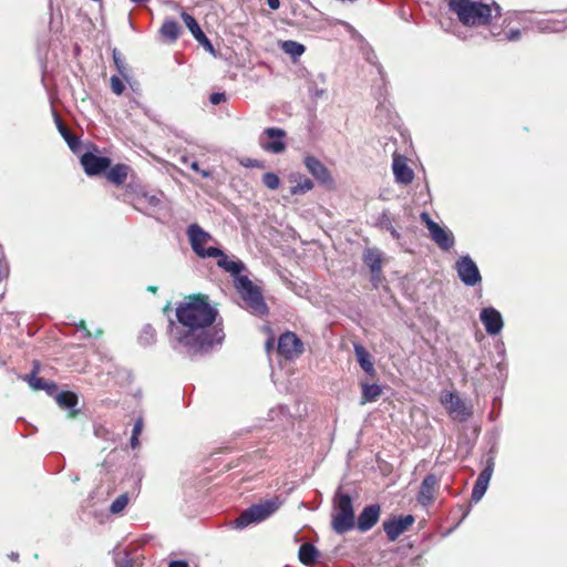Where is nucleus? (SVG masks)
Wrapping results in <instances>:
<instances>
[{"label":"nucleus","mask_w":567,"mask_h":567,"mask_svg":"<svg viewBox=\"0 0 567 567\" xmlns=\"http://www.w3.org/2000/svg\"><path fill=\"white\" fill-rule=\"evenodd\" d=\"M181 162H182V164H184V165H189V163H190V162H189V158H188L187 156H182V157H181Z\"/></svg>","instance_id":"nucleus-54"},{"label":"nucleus","mask_w":567,"mask_h":567,"mask_svg":"<svg viewBox=\"0 0 567 567\" xmlns=\"http://www.w3.org/2000/svg\"><path fill=\"white\" fill-rule=\"evenodd\" d=\"M142 430H143V420L142 419H137L135 421V423H134L132 434L140 435Z\"/></svg>","instance_id":"nucleus-46"},{"label":"nucleus","mask_w":567,"mask_h":567,"mask_svg":"<svg viewBox=\"0 0 567 567\" xmlns=\"http://www.w3.org/2000/svg\"><path fill=\"white\" fill-rule=\"evenodd\" d=\"M111 89L116 95H121L124 92L125 85L120 76L113 75L111 78Z\"/></svg>","instance_id":"nucleus-37"},{"label":"nucleus","mask_w":567,"mask_h":567,"mask_svg":"<svg viewBox=\"0 0 567 567\" xmlns=\"http://www.w3.org/2000/svg\"><path fill=\"white\" fill-rule=\"evenodd\" d=\"M271 347V341L268 340L267 343H266V348L269 349Z\"/></svg>","instance_id":"nucleus-59"},{"label":"nucleus","mask_w":567,"mask_h":567,"mask_svg":"<svg viewBox=\"0 0 567 567\" xmlns=\"http://www.w3.org/2000/svg\"><path fill=\"white\" fill-rule=\"evenodd\" d=\"M377 69H378V73L381 76V80L385 81V73H384V70H383L382 65L381 64H377Z\"/></svg>","instance_id":"nucleus-53"},{"label":"nucleus","mask_w":567,"mask_h":567,"mask_svg":"<svg viewBox=\"0 0 567 567\" xmlns=\"http://www.w3.org/2000/svg\"><path fill=\"white\" fill-rule=\"evenodd\" d=\"M421 219L425 223L432 240L442 250L447 251L454 246V236L450 229L442 227L437 223L433 221L430 215L425 212L421 214Z\"/></svg>","instance_id":"nucleus-7"},{"label":"nucleus","mask_w":567,"mask_h":567,"mask_svg":"<svg viewBox=\"0 0 567 567\" xmlns=\"http://www.w3.org/2000/svg\"><path fill=\"white\" fill-rule=\"evenodd\" d=\"M331 526L337 534H344L355 526L353 502L349 494L338 489L332 499Z\"/></svg>","instance_id":"nucleus-3"},{"label":"nucleus","mask_w":567,"mask_h":567,"mask_svg":"<svg viewBox=\"0 0 567 567\" xmlns=\"http://www.w3.org/2000/svg\"><path fill=\"white\" fill-rule=\"evenodd\" d=\"M381 507L378 504L365 506L359 514L357 527L360 532L370 530L379 520Z\"/></svg>","instance_id":"nucleus-16"},{"label":"nucleus","mask_w":567,"mask_h":567,"mask_svg":"<svg viewBox=\"0 0 567 567\" xmlns=\"http://www.w3.org/2000/svg\"><path fill=\"white\" fill-rule=\"evenodd\" d=\"M392 168L398 183L408 185L413 181L414 173L408 166L404 157L395 156L393 158Z\"/></svg>","instance_id":"nucleus-20"},{"label":"nucleus","mask_w":567,"mask_h":567,"mask_svg":"<svg viewBox=\"0 0 567 567\" xmlns=\"http://www.w3.org/2000/svg\"><path fill=\"white\" fill-rule=\"evenodd\" d=\"M226 100V95L225 93H219V92H216V93H213L210 96H209V101L212 104L214 105H217L219 103H221L223 101Z\"/></svg>","instance_id":"nucleus-41"},{"label":"nucleus","mask_w":567,"mask_h":567,"mask_svg":"<svg viewBox=\"0 0 567 567\" xmlns=\"http://www.w3.org/2000/svg\"><path fill=\"white\" fill-rule=\"evenodd\" d=\"M353 349H354L357 360H358L360 367L362 368V370L365 373H368L369 375H373L375 373V369H374V364L371 360L370 353L360 343H354Z\"/></svg>","instance_id":"nucleus-24"},{"label":"nucleus","mask_w":567,"mask_h":567,"mask_svg":"<svg viewBox=\"0 0 567 567\" xmlns=\"http://www.w3.org/2000/svg\"><path fill=\"white\" fill-rule=\"evenodd\" d=\"M218 310L205 295H193L176 307L177 322L169 321L172 347L188 355L203 354L223 342L225 333L216 322Z\"/></svg>","instance_id":"nucleus-1"},{"label":"nucleus","mask_w":567,"mask_h":567,"mask_svg":"<svg viewBox=\"0 0 567 567\" xmlns=\"http://www.w3.org/2000/svg\"><path fill=\"white\" fill-rule=\"evenodd\" d=\"M113 60H114V64L116 65V69L118 70L120 74L126 79L127 75L125 72L126 68H125L124 61L122 60L120 53L116 52V50L113 51Z\"/></svg>","instance_id":"nucleus-39"},{"label":"nucleus","mask_w":567,"mask_h":567,"mask_svg":"<svg viewBox=\"0 0 567 567\" xmlns=\"http://www.w3.org/2000/svg\"><path fill=\"white\" fill-rule=\"evenodd\" d=\"M289 181L295 183V185L290 188L291 195L305 194L313 188L312 181L300 173L290 174Z\"/></svg>","instance_id":"nucleus-23"},{"label":"nucleus","mask_w":567,"mask_h":567,"mask_svg":"<svg viewBox=\"0 0 567 567\" xmlns=\"http://www.w3.org/2000/svg\"><path fill=\"white\" fill-rule=\"evenodd\" d=\"M480 319L489 336L498 334L504 327L501 312L493 307L483 308L480 313Z\"/></svg>","instance_id":"nucleus-15"},{"label":"nucleus","mask_w":567,"mask_h":567,"mask_svg":"<svg viewBox=\"0 0 567 567\" xmlns=\"http://www.w3.org/2000/svg\"><path fill=\"white\" fill-rule=\"evenodd\" d=\"M81 164L84 172L93 176L106 171L111 165V159L109 157L97 156L92 152H86L81 156Z\"/></svg>","instance_id":"nucleus-14"},{"label":"nucleus","mask_w":567,"mask_h":567,"mask_svg":"<svg viewBox=\"0 0 567 567\" xmlns=\"http://www.w3.org/2000/svg\"><path fill=\"white\" fill-rule=\"evenodd\" d=\"M168 567H188V563L186 560H172Z\"/></svg>","instance_id":"nucleus-48"},{"label":"nucleus","mask_w":567,"mask_h":567,"mask_svg":"<svg viewBox=\"0 0 567 567\" xmlns=\"http://www.w3.org/2000/svg\"><path fill=\"white\" fill-rule=\"evenodd\" d=\"M181 32V28L178 23L174 20H165L161 28V33L164 38L168 39L171 42H174L178 39Z\"/></svg>","instance_id":"nucleus-30"},{"label":"nucleus","mask_w":567,"mask_h":567,"mask_svg":"<svg viewBox=\"0 0 567 567\" xmlns=\"http://www.w3.org/2000/svg\"><path fill=\"white\" fill-rule=\"evenodd\" d=\"M413 515H405L399 517H391L383 522V530L386 534L389 540L394 542L402 535L410 526L414 523Z\"/></svg>","instance_id":"nucleus-12"},{"label":"nucleus","mask_w":567,"mask_h":567,"mask_svg":"<svg viewBox=\"0 0 567 567\" xmlns=\"http://www.w3.org/2000/svg\"><path fill=\"white\" fill-rule=\"evenodd\" d=\"M235 286L251 312L257 315L267 313L268 308L264 301L261 291L251 282L248 277H238L235 281Z\"/></svg>","instance_id":"nucleus-6"},{"label":"nucleus","mask_w":567,"mask_h":567,"mask_svg":"<svg viewBox=\"0 0 567 567\" xmlns=\"http://www.w3.org/2000/svg\"><path fill=\"white\" fill-rule=\"evenodd\" d=\"M326 91L323 89H310V94L313 99H320L324 95Z\"/></svg>","instance_id":"nucleus-47"},{"label":"nucleus","mask_w":567,"mask_h":567,"mask_svg":"<svg viewBox=\"0 0 567 567\" xmlns=\"http://www.w3.org/2000/svg\"><path fill=\"white\" fill-rule=\"evenodd\" d=\"M117 567H133V565L131 564V561L126 560L124 564L118 565Z\"/></svg>","instance_id":"nucleus-55"},{"label":"nucleus","mask_w":567,"mask_h":567,"mask_svg":"<svg viewBox=\"0 0 567 567\" xmlns=\"http://www.w3.org/2000/svg\"><path fill=\"white\" fill-rule=\"evenodd\" d=\"M19 557L18 553H11L10 558L17 560Z\"/></svg>","instance_id":"nucleus-57"},{"label":"nucleus","mask_w":567,"mask_h":567,"mask_svg":"<svg viewBox=\"0 0 567 567\" xmlns=\"http://www.w3.org/2000/svg\"><path fill=\"white\" fill-rule=\"evenodd\" d=\"M241 164L246 167H256V168H261L264 166L262 162H260L259 159H252V158H247L246 161H243Z\"/></svg>","instance_id":"nucleus-42"},{"label":"nucleus","mask_w":567,"mask_h":567,"mask_svg":"<svg viewBox=\"0 0 567 567\" xmlns=\"http://www.w3.org/2000/svg\"><path fill=\"white\" fill-rule=\"evenodd\" d=\"M318 555L317 548L310 543L302 544L298 553L300 561L306 566L313 565L317 561Z\"/></svg>","instance_id":"nucleus-28"},{"label":"nucleus","mask_w":567,"mask_h":567,"mask_svg":"<svg viewBox=\"0 0 567 567\" xmlns=\"http://www.w3.org/2000/svg\"><path fill=\"white\" fill-rule=\"evenodd\" d=\"M277 350L285 359L292 360L303 352V343L296 333L287 331L279 337Z\"/></svg>","instance_id":"nucleus-11"},{"label":"nucleus","mask_w":567,"mask_h":567,"mask_svg":"<svg viewBox=\"0 0 567 567\" xmlns=\"http://www.w3.org/2000/svg\"><path fill=\"white\" fill-rule=\"evenodd\" d=\"M155 341V329L151 324H145L140 334V342L151 344Z\"/></svg>","instance_id":"nucleus-34"},{"label":"nucleus","mask_w":567,"mask_h":567,"mask_svg":"<svg viewBox=\"0 0 567 567\" xmlns=\"http://www.w3.org/2000/svg\"><path fill=\"white\" fill-rule=\"evenodd\" d=\"M382 393V389L380 385L373 383H363L362 384V396L360 404H367L369 402H374Z\"/></svg>","instance_id":"nucleus-29"},{"label":"nucleus","mask_w":567,"mask_h":567,"mask_svg":"<svg viewBox=\"0 0 567 567\" xmlns=\"http://www.w3.org/2000/svg\"><path fill=\"white\" fill-rule=\"evenodd\" d=\"M79 327L82 329V331L84 332L85 337H90V336H91V333H90V331L86 329V327H85V322H84L83 320H81V321H80Z\"/></svg>","instance_id":"nucleus-52"},{"label":"nucleus","mask_w":567,"mask_h":567,"mask_svg":"<svg viewBox=\"0 0 567 567\" xmlns=\"http://www.w3.org/2000/svg\"><path fill=\"white\" fill-rule=\"evenodd\" d=\"M147 290L151 291V292H155L157 290V287L155 286H148L147 287Z\"/></svg>","instance_id":"nucleus-56"},{"label":"nucleus","mask_w":567,"mask_h":567,"mask_svg":"<svg viewBox=\"0 0 567 567\" xmlns=\"http://www.w3.org/2000/svg\"><path fill=\"white\" fill-rule=\"evenodd\" d=\"M286 132L278 127L266 128L259 137L260 147L269 153L279 154L286 150Z\"/></svg>","instance_id":"nucleus-9"},{"label":"nucleus","mask_w":567,"mask_h":567,"mask_svg":"<svg viewBox=\"0 0 567 567\" xmlns=\"http://www.w3.org/2000/svg\"><path fill=\"white\" fill-rule=\"evenodd\" d=\"M212 258H217V266L231 276H235L236 279L240 277L239 275L244 269V264L241 261L230 260L221 249L219 255H214Z\"/></svg>","instance_id":"nucleus-21"},{"label":"nucleus","mask_w":567,"mask_h":567,"mask_svg":"<svg viewBox=\"0 0 567 567\" xmlns=\"http://www.w3.org/2000/svg\"><path fill=\"white\" fill-rule=\"evenodd\" d=\"M267 3L269 6V8L272 9V10H277L280 7V1L279 0H267Z\"/></svg>","instance_id":"nucleus-49"},{"label":"nucleus","mask_w":567,"mask_h":567,"mask_svg":"<svg viewBox=\"0 0 567 567\" xmlns=\"http://www.w3.org/2000/svg\"><path fill=\"white\" fill-rule=\"evenodd\" d=\"M53 115H54L55 124H56V127H58L60 134L65 140V142L68 143L71 151L74 153H78L80 145H81L79 137L74 136L70 132V130L63 124L60 116L55 112L53 113Z\"/></svg>","instance_id":"nucleus-25"},{"label":"nucleus","mask_w":567,"mask_h":567,"mask_svg":"<svg viewBox=\"0 0 567 567\" xmlns=\"http://www.w3.org/2000/svg\"><path fill=\"white\" fill-rule=\"evenodd\" d=\"M305 166L308 172L320 183H330L331 175L329 169L315 156H307L303 159Z\"/></svg>","instance_id":"nucleus-18"},{"label":"nucleus","mask_w":567,"mask_h":567,"mask_svg":"<svg viewBox=\"0 0 567 567\" xmlns=\"http://www.w3.org/2000/svg\"><path fill=\"white\" fill-rule=\"evenodd\" d=\"M131 1L134 3L141 4V3L147 2L148 0H131Z\"/></svg>","instance_id":"nucleus-58"},{"label":"nucleus","mask_w":567,"mask_h":567,"mask_svg":"<svg viewBox=\"0 0 567 567\" xmlns=\"http://www.w3.org/2000/svg\"><path fill=\"white\" fill-rule=\"evenodd\" d=\"M181 17L194 38H197L200 33H203L199 24L193 16L188 14L187 12H182Z\"/></svg>","instance_id":"nucleus-32"},{"label":"nucleus","mask_w":567,"mask_h":567,"mask_svg":"<svg viewBox=\"0 0 567 567\" xmlns=\"http://www.w3.org/2000/svg\"><path fill=\"white\" fill-rule=\"evenodd\" d=\"M441 403L445 406L453 420L462 422L466 421L472 415V406L466 405L460 396L452 392L445 393L441 398Z\"/></svg>","instance_id":"nucleus-10"},{"label":"nucleus","mask_w":567,"mask_h":567,"mask_svg":"<svg viewBox=\"0 0 567 567\" xmlns=\"http://www.w3.org/2000/svg\"><path fill=\"white\" fill-rule=\"evenodd\" d=\"M38 365L34 367L30 374L21 377L23 381H25L29 386L34 391L44 390L49 395H54L58 386L52 381H47L42 378L37 377Z\"/></svg>","instance_id":"nucleus-19"},{"label":"nucleus","mask_w":567,"mask_h":567,"mask_svg":"<svg viewBox=\"0 0 567 567\" xmlns=\"http://www.w3.org/2000/svg\"><path fill=\"white\" fill-rule=\"evenodd\" d=\"M380 224L382 227H384L394 239L400 238L399 231L393 227L390 218L386 215H383L380 219Z\"/></svg>","instance_id":"nucleus-36"},{"label":"nucleus","mask_w":567,"mask_h":567,"mask_svg":"<svg viewBox=\"0 0 567 567\" xmlns=\"http://www.w3.org/2000/svg\"><path fill=\"white\" fill-rule=\"evenodd\" d=\"M449 7L466 27L486 25L494 14H501L499 6L495 2L488 3L486 0H449Z\"/></svg>","instance_id":"nucleus-2"},{"label":"nucleus","mask_w":567,"mask_h":567,"mask_svg":"<svg viewBox=\"0 0 567 567\" xmlns=\"http://www.w3.org/2000/svg\"><path fill=\"white\" fill-rule=\"evenodd\" d=\"M494 465H495L494 456H489L486 460L484 470L480 473V475L474 484V487L472 491V501L474 503H478L485 495L488 484H489V481L492 478L493 472H494Z\"/></svg>","instance_id":"nucleus-13"},{"label":"nucleus","mask_w":567,"mask_h":567,"mask_svg":"<svg viewBox=\"0 0 567 567\" xmlns=\"http://www.w3.org/2000/svg\"><path fill=\"white\" fill-rule=\"evenodd\" d=\"M189 167H190L193 171L200 173V175H202L203 177H209V176H210V173H209L208 171H205V169L200 171V169H199V166H198V162H197V161H192V162L189 163Z\"/></svg>","instance_id":"nucleus-44"},{"label":"nucleus","mask_w":567,"mask_h":567,"mask_svg":"<svg viewBox=\"0 0 567 567\" xmlns=\"http://www.w3.org/2000/svg\"><path fill=\"white\" fill-rule=\"evenodd\" d=\"M460 280L467 287H474L482 281V276L475 261L468 256H462L455 262Z\"/></svg>","instance_id":"nucleus-8"},{"label":"nucleus","mask_w":567,"mask_h":567,"mask_svg":"<svg viewBox=\"0 0 567 567\" xmlns=\"http://www.w3.org/2000/svg\"><path fill=\"white\" fill-rule=\"evenodd\" d=\"M138 199H140V202L148 204L152 207H156L161 203L159 197H157L156 195H151V194H146V193L143 194Z\"/></svg>","instance_id":"nucleus-40"},{"label":"nucleus","mask_w":567,"mask_h":567,"mask_svg":"<svg viewBox=\"0 0 567 567\" xmlns=\"http://www.w3.org/2000/svg\"><path fill=\"white\" fill-rule=\"evenodd\" d=\"M186 233L190 247L198 257L212 258L214 255L220 254V249L213 246L216 244V239L199 225H189Z\"/></svg>","instance_id":"nucleus-5"},{"label":"nucleus","mask_w":567,"mask_h":567,"mask_svg":"<svg viewBox=\"0 0 567 567\" xmlns=\"http://www.w3.org/2000/svg\"><path fill=\"white\" fill-rule=\"evenodd\" d=\"M437 484L439 480L434 474H429L423 478L417 494V502L422 506H429L434 502Z\"/></svg>","instance_id":"nucleus-17"},{"label":"nucleus","mask_w":567,"mask_h":567,"mask_svg":"<svg viewBox=\"0 0 567 567\" xmlns=\"http://www.w3.org/2000/svg\"><path fill=\"white\" fill-rule=\"evenodd\" d=\"M280 48L286 54L290 55L293 59L301 56L306 50L303 44L293 40H287L281 42Z\"/></svg>","instance_id":"nucleus-31"},{"label":"nucleus","mask_w":567,"mask_h":567,"mask_svg":"<svg viewBox=\"0 0 567 567\" xmlns=\"http://www.w3.org/2000/svg\"><path fill=\"white\" fill-rule=\"evenodd\" d=\"M540 29L543 31H559V28L549 25V22H546Z\"/></svg>","instance_id":"nucleus-51"},{"label":"nucleus","mask_w":567,"mask_h":567,"mask_svg":"<svg viewBox=\"0 0 567 567\" xmlns=\"http://www.w3.org/2000/svg\"><path fill=\"white\" fill-rule=\"evenodd\" d=\"M196 41L206 50L208 51L209 53L214 54L215 55V49L212 44V42L209 41V39L205 35V33H200L197 38H195Z\"/></svg>","instance_id":"nucleus-38"},{"label":"nucleus","mask_w":567,"mask_h":567,"mask_svg":"<svg viewBox=\"0 0 567 567\" xmlns=\"http://www.w3.org/2000/svg\"><path fill=\"white\" fill-rule=\"evenodd\" d=\"M128 504L127 494H121L117 496L110 506V512L112 514H120Z\"/></svg>","instance_id":"nucleus-33"},{"label":"nucleus","mask_w":567,"mask_h":567,"mask_svg":"<svg viewBox=\"0 0 567 567\" xmlns=\"http://www.w3.org/2000/svg\"><path fill=\"white\" fill-rule=\"evenodd\" d=\"M128 171L130 167L127 165L116 164L115 166L109 169V172L106 173V177L111 183L115 185H122L127 178Z\"/></svg>","instance_id":"nucleus-27"},{"label":"nucleus","mask_w":567,"mask_h":567,"mask_svg":"<svg viewBox=\"0 0 567 567\" xmlns=\"http://www.w3.org/2000/svg\"><path fill=\"white\" fill-rule=\"evenodd\" d=\"M9 275V267L7 262L0 258V281L7 278Z\"/></svg>","instance_id":"nucleus-43"},{"label":"nucleus","mask_w":567,"mask_h":567,"mask_svg":"<svg viewBox=\"0 0 567 567\" xmlns=\"http://www.w3.org/2000/svg\"><path fill=\"white\" fill-rule=\"evenodd\" d=\"M55 401L60 408L69 411L70 417H74L76 415L78 411L75 410V406L78 404V396L75 393L62 391L55 394Z\"/></svg>","instance_id":"nucleus-22"},{"label":"nucleus","mask_w":567,"mask_h":567,"mask_svg":"<svg viewBox=\"0 0 567 567\" xmlns=\"http://www.w3.org/2000/svg\"><path fill=\"white\" fill-rule=\"evenodd\" d=\"M363 261L372 274H380L382 268L381 252L378 249H367L363 254Z\"/></svg>","instance_id":"nucleus-26"},{"label":"nucleus","mask_w":567,"mask_h":567,"mask_svg":"<svg viewBox=\"0 0 567 567\" xmlns=\"http://www.w3.org/2000/svg\"><path fill=\"white\" fill-rule=\"evenodd\" d=\"M262 183L269 189H277L279 187V177L271 172H267L262 175Z\"/></svg>","instance_id":"nucleus-35"},{"label":"nucleus","mask_w":567,"mask_h":567,"mask_svg":"<svg viewBox=\"0 0 567 567\" xmlns=\"http://www.w3.org/2000/svg\"><path fill=\"white\" fill-rule=\"evenodd\" d=\"M281 501L278 497L266 499L244 511L234 522L236 528H245L250 524L260 523L267 519L279 509Z\"/></svg>","instance_id":"nucleus-4"},{"label":"nucleus","mask_w":567,"mask_h":567,"mask_svg":"<svg viewBox=\"0 0 567 567\" xmlns=\"http://www.w3.org/2000/svg\"><path fill=\"white\" fill-rule=\"evenodd\" d=\"M519 38H520V31L518 29L511 30L506 34V40L507 41H517Z\"/></svg>","instance_id":"nucleus-45"},{"label":"nucleus","mask_w":567,"mask_h":567,"mask_svg":"<svg viewBox=\"0 0 567 567\" xmlns=\"http://www.w3.org/2000/svg\"><path fill=\"white\" fill-rule=\"evenodd\" d=\"M138 445H140L138 435L132 434V436H131L132 449H136Z\"/></svg>","instance_id":"nucleus-50"}]
</instances>
